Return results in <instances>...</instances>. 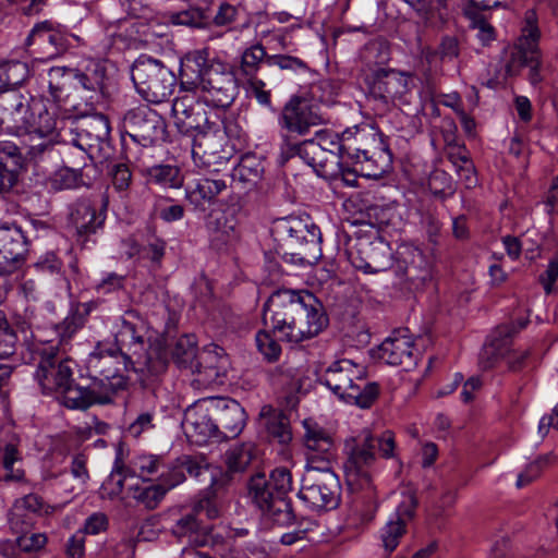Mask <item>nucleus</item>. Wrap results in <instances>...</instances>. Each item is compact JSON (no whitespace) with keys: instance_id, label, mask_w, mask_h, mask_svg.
Here are the masks:
<instances>
[{"instance_id":"nucleus-1","label":"nucleus","mask_w":558,"mask_h":558,"mask_svg":"<svg viewBox=\"0 0 558 558\" xmlns=\"http://www.w3.org/2000/svg\"><path fill=\"white\" fill-rule=\"evenodd\" d=\"M180 78L185 90L198 93L204 102L215 108L230 107L238 95L233 65L209 59L207 49L194 50L183 58Z\"/></svg>"},{"instance_id":"nucleus-2","label":"nucleus","mask_w":558,"mask_h":558,"mask_svg":"<svg viewBox=\"0 0 558 558\" xmlns=\"http://www.w3.org/2000/svg\"><path fill=\"white\" fill-rule=\"evenodd\" d=\"M58 120L41 98L25 96L14 88L0 92V131L44 137L53 133Z\"/></svg>"},{"instance_id":"nucleus-3","label":"nucleus","mask_w":558,"mask_h":558,"mask_svg":"<svg viewBox=\"0 0 558 558\" xmlns=\"http://www.w3.org/2000/svg\"><path fill=\"white\" fill-rule=\"evenodd\" d=\"M88 368L96 377L93 381L101 386L102 391L109 392L113 401L114 396L128 386V378L124 371L132 368L145 376H157L166 371L167 361L163 357L153 359L151 353L144 361L132 360L126 352H119L116 348L105 349L98 344L95 351L89 354Z\"/></svg>"},{"instance_id":"nucleus-4","label":"nucleus","mask_w":558,"mask_h":558,"mask_svg":"<svg viewBox=\"0 0 558 558\" xmlns=\"http://www.w3.org/2000/svg\"><path fill=\"white\" fill-rule=\"evenodd\" d=\"M376 447L384 458H392L396 447L393 433L386 430L378 438H374L368 430H364L345 440L347 459L343 470L348 487L360 489L371 486Z\"/></svg>"},{"instance_id":"nucleus-5","label":"nucleus","mask_w":558,"mask_h":558,"mask_svg":"<svg viewBox=\"0 0 558 558\" xmlns=\"http://www.w3.org/2000/svg\"><path fill=\"white\" fill-rule=\"evenodd\" d=\"M366 369L349 359L332 362L324 372L322 383L348 403L367 409L379 395L376 383L366 381Z\"/></svg>"},{"instance_id":"nucleus-6","label":"nucleus","mask_w":558,"mask_h":558,"mask_svg":"<svg viewBox=\"0 0 558 558\" xmlns=\"http://www.w3.org/2000/svg\"><path fill=\"white\" fill-rule=\"evenodd\" d=\"M272 232L290 250L291 255L302 263L312 264L320 257V231L307 219L284 217L277 219Z\"/></svg>"},{"instance_id":"nucleus-7","label":"nucleus","mask_w":558,"mask_h":558,"mask_svg":"<svg viewBox=\"0 0 558 558\" xmlns=\"http://www.w3.org/2000/svg\"><path fill=\"white\" fill-rule=\"evenodd\" d=\"M340 483L330 465L306 466L299 498L312 510H331L340 501Z\"/></svg>"},{"instance_id":"nucleus-8","label":"nucleus","mask_w":558,"mask_h":558,"mask_svg":"<svg viewBox=\"0 0 558 558\" xmlns=\"http://www.w3.org/2000/svg\"><path fill=\"white\" fill-rule=\"evenodd\" d=\"M137 93L147 101L160 104L173 93L175 75L161 62L150 58H140L131 71Z\"/></svg>"},{"instance_id":"nucleus-9","label":"nucleus","mask_w":558,"mask_h":558,"mask_svg":"<svg viewBox=\"0 0 558 558\" xmlns=\"http://www.w3.org/2000/svg\"><path fill=\"white\" fill-rule=\"evenodd\" d=\"M539 29L536 13L526 11L524 24L518 44L511 48L509 59L506 62V73L517 75L523 66H529V80L533 85L541 82L538 72L541 54L538 50Z\"/></svg>"},{"instance_id":"nucleus-10","label":"nucleus","mask_w":558,"mask_h":558,"mask_svg":"<svg viewBox=\"0 0 558 558\" xmlns=\"http://www.w3.org/2000/svg\"><path fill=\"white\" fill-rule=\"evenodd\" d=\"M304 292L281 289L275 291L264 305L263 322L266 328L282 341L289 338Z\"/></svg>"},{"instance_id":"nucleus-11","label":"nucleus","mask_w":558,"mask_h":558,"mask_svg":"<svg viewBox=\"0 0 558 558\" xmlns=\"http://www.w3.org/2000/svg\"><path fill=\"white\" fill-rule=\"evenodd\" d=\"M40 361L36 371V379L45 392H59L70 381H73V365L71 359L63 357L58 344L48 342L41 349H36Z\"/></svg>"},{"instance_id":"nucleus-12","label":"nucleus","mask_w":558,"mask_h":558,"mask_svg":"<svg viewBox=\"0 0 558 558\" xmlns=\"http://www.w3.org/2000/svg\"><path fill=\"white\" fill-rule=\"evenodd\" d=\"M320 113L310 99L294 95L282 107L278 117L280 129L287 134L305 136L312 129L326 123Z\"/></svg>"},{"instance_id":"nucleus-13","label":"nucleus","mask_w":558,"mask_h":558,"mask_svg":"<svg viewBox=\"0 0 558 558\" xmlns=\"http://www.w3.org/2000/svg\"><path fill=\"white\" fill-rule=\"evenodd\" d=\"M513 324H504L495 329L489 344L484 348L481 363L484 368H490L498 359H502L511 372H519L527 366L530 352L527 350H510L511 339L518 332Z\"/></svg>"},{"instance_id":"nucleus-14","label":"nucleus","mask_w":558,"mask_h":558,"mask_svg":"<svg viewBox=\"0 0 558 558\" xmlns=\"http://www.w3.org/2000/svg\"><path fill=\"white\" fill-rule=\"evenodd\" d=\"M226 143V133L217 124L196 133L195 140L192 142V157L195 165L218 171V167L227 165L230 158L229 153L225 149Z\"/></svg>"},{"instance_id":"nucleus-15","label":"nucleus","mask_w":558,"mask_h":558,"mask_svg":"<svg viewBox=\"0 0 558 558\" xmlns=\"http://www.w3.org/2000/svg\"><path fill=\"white\" fill-rule=\"evenodd\" d=\"M413 87L412 73L379 68L374 72L371 89L386 102L403 106L411 102Z\"/></svg>"},{"instance_id":"nucleus-16","label":"nucleus","mask_w":558,"mask_h":558,"mask_svg":"<svg viewBox=\"0 0 558 558\" xmlns=\"http://www.w3.org/2000/svg\"><path fill=\"white\" fill-rule=\"evenodd\" d=\"M417 499L415 494L410 489L403 490L396 512L379 531L381 547L387 555L396 550L401 539L407 534L408 525L415 515Z\"/></svg>"},{"instance_id":"nucleus-17","label":"nucleus","mask_w":558,"mask_h":558,"mask_svg":"<svg viewBox=\"0 0 558 558\" xmlns=\"http://www.w3.org/2000/svg\"><path fill=\"white\" fill-rule=\"evenodd\" d=\"M144 322L136 311H128L116 323L114 340L119 352H126L132 360L144 361L151 353L153 359L160 357L157 352L149 351L144 355Z\"/></svg>"},{"instance_id":"nucleus-18","label":"nucleus","mask_w":558,"mask_h":558,"mask_svg":"<svg viewBox=\"0 0 558 558\" xmlns=\"http://www.w3.org/2000/svg\"><path fill=\"white\" fill-rule=\"evenodd\" d=\"M328 325V318L312 293L304 292L300 303L295 324L289 330L288 342L300 343L312 339L322 332Z\"/></svg>"},{"instance_id":"nucleus-19","label":"nucleus","mask_w":558,"mask_h":558,"mask_svg":"<svg viewBox=\"0 0 558 558\" xmlns=\"http://www.w3.org/2000/svg\"><path fill=\"white\" fill-rule=\"evenodd\" d=\"M348 256L352 266L365 274L381 272L392 265L391 250L381 240L360 239L348 250Z\"/></svg>"},{"instance_id":"nucleus-20","label":"nucleus","mask_w":558,"mask_h":558,"mask_svg":"<svg viewBox=\"0 0 558 558\" xmlns=\"http://www.w3.org/2000/svg\"><path fill=\"white\" fill-rule=\"evenodd\" d=\"M250 495L256 506L262 510L266 519L275 524L284 526L293 521V513L290 501L287 497L272 496L266 492V476L255 474L251 477Z\"/></svg>"},{"instance_id":"nucleus-21","label":"nucleus","mask_w":558,"mask_h":558,"mask_svg":"<svg viewBox=\"0 0 558 558\" xmlns=\"http://www.w3.org/2000/svg\"><path fill=\"white\" fill-rule=\"evenodd\" d=\"M122 128L134 142L143 146L154 144L163 134L161 117L147 106L128 111L123 118Z\"/></svg>"},{"instance_id":"nucleus-22","label":"nucleus","mask_w":558,"mask_h":558,"mask_svg":"<svg viewBox=\"0 0 558 558\" xmlns=\"http://www.w3.org/2000/svg\"><path fill=\"white\" fill-rule=\"evenodd\" d=\"M182 427L186 437L197 445H204L209 440L218 441L219 434L215 414L211 410V399L197 402L186 409Z\"/></svg>"},{"instance_id":"nucleus-23","label":"nucleus","mask_w":558,"mask_h":558,"mask_svg":"<svg viewBox=\"0 0 558 558\" xmlns=\"http://www.w3.org/2000/svg\"><path fill=\"white\" fill-rule=\"evenodd\" d=\"M302 426L304 428L302 439L305 447L306 466L330 465L335 450L331 433L312 418H305Z\"/></svg>"},{"instance_id":"nucleus-24","label":"nucleus","mask_w":558,"mask_h":558,"mask_svg":"<svg viewBox=\"0 0 558 558\" xmlns=\"http://www.w3.org/2000/svg\"><path fill=\"white\" fill-rule=\"evenodd\" d=\"M26 44L32 48V53L37 54L40 59L50 60L68 49L69 38L59 26L45 21L33 27Z\"/></svg>"},{"instance_id":"nucleus-25","label":"nucleus","mask_w":558,"mask_h":558,"mask_svg":"<svg viewBox=\"0 0 558 558\" xmlns=\"http://www.w3.org/2000/svg\"><path fill=\"white\" fill-rule=\"evenodd\" d=\"M78 84L84 90L89 93L86 101V109L80 113H88L93 110L95 104H99L107 96V65L102 60L88 59L83 61L80 66L73 71Z\"/></svg>"},{"instance_id":"nucleus-26","label":"nucleus","mask_w":558,"mask_h":558,"mask_svg":"<svg viewBox=\"0 0 558 558\" xmlns=\"http://www.w3.org/2000/svg\"><path fill=\"white\" fill-rule=\"evenodd\" d=\"M375 355L388 365L409 371L416 365L418 354L408 329L396 330L376 350Z\"/></svg>"},{"instance_id":"nucleus-27","label":"nucleus","mask_w":558,"mask_h":558,"mask_svg":"<svg viewBox=\"0 0 558 558\" xmlns=\"http://www.w3.org/2000/svg\"><path fill=\"white\" fill-rule=\"evenodd\" d=\"M229 366L228 357L222 348L210 344L204 348L197 355L192 373L194 383L201 387L220 385L227 375Z\"/></svg>"},{"instance_id":"nucleus-28","label":"nucleus","mask_w":558,"mask_h":558,"mask_svg":"<svg viewBox=\"0 0 558 558\" xmlns=\"http://www.w3.org/2000/svg\"><path fill=\"white\" fill-rule=\"evenodd\" d=\"M27 252L28 241L21 227H0V275H10L19 269Z\"/></svg>"},{"instance_id":"nucleus-29","label":"nucleus","mask_w":558,"mask_h":558,"mask_svg":"<svg viewBox=\"0 0 558 558\" xmlns=\"http://www.w3.org/2000/svg\"><path fill=\"white\" fill-rule=\"evenodd\" d=\"M21 439L11 429L0 430V480L7 483L25 482Z\"/></svg>"},{"instance_id":"nucleus-30","label":"nucleus","mask_w":558,"mask_h":558,"mask_svg":"<svg viewBox=\"0 0 558 558\" xmlns=\"http://www.w3.org/2000/svg\"><path fill=\"white\" fill-rule=\"evenodd\" d=\"M211 410L215 414L220 441L238 437L246 425L244 408L233 399H211Z\"/></svg>"},{"instance_id":"nucleus-31","label":"nucleus","mask_w":558,"mask_h":558,"mask_svg":"<svg viewBox=\"0 0 558 558\" xmlns=\"http://www.w3.org/2000/svg\"><path fill=\"white\" fill-rule=\"evenodd\" d=\"M207 481L210 482V485L193 509L199 518L205 515L209 520H215L223 512V495L230 477L221 469L216 468L207 477Z\"/></svg>"},{"instance_id":"nucleus-32","label":"nucleus","mask_w":558,"mask_h":558,"mask_svg":"<svg viewBox=\"0 0 558 558\" xmlns=\"http://www.w3.org/2000/svg\"><path fill=\"white\" fill-rule=\"evenodd\" d=\"M105 222V214L97 213L96 206L88 199H80L70 208L69 226L78 242H86Z\"/></svg>"},{"instance_id":"nucleus-33","label":"nucleus","mask_w":558,"mask_h":558,"mask_svg":"<svg viewBox=\"0 0 558 558\" xmlns=\"http://www.w3.org/2000/svg\"><path fill=\"white\" fill-rule=\"evenodd\" d=\"M216 466L208 464L203 458L185 456L179 459L167 471L160 472V485L167 488V492L185 481L186 474L202 481H207Z\"/></svg>"},{"instance_id":"nucleus-34","label":"nucleus","mask_w":558,"mask_h":558,"mask_svg":"<svg viewBox=\"0 0 558 558\" xmlns=\"http://www.w3.org/2000/svg\"><path fill=\"white\" fill-rule=\"evenodd\" d=\"M301 159L325 178H336L340 169V157L322 148L315 137L302 142Z\"/></svg>"},{"instance_id":"nucleus-35","label":"nucleus","mask_w":558,"mask_h":558,"mask_svg":"<svg viewBox=\"0 0 558 558\" xmlns=\"http://www.w3.org/2000/svg\"><path fill=\"white\" fill-rule=\"evenodd\" d=\"M59 393L62 396L63 404L70 409L85 410L94 404H109L112 402L109 392L102 391L101 386L94 381L88 387L73 385V381H70Z\"/></svg>"},{"instance_id":"nucleus-36","label":"nucleus","mask_w":558,"mask_h":558,"mask_svg":"<svg viewBox=\"0 0 558 558\" xmlns=\"http://www.w3.org/2000/svg\"><path fill=\"white\" fill-rule=\"evenodd\" d=\"M205 227L216 250H223L238 240L236 221L225 211H211L206 218Z\"/></svg>"},{"instance_id":"nucleus-37","label":"nucleus","mask_w":558,"mask_h":558,"mask_svg":"<svg viewBox=\"0 0 558 558\" xmlns=\"http://www.w3.org/2000/svg\"><path fill=\"white\" fill-rule=\"evenodd\" d=\"M227 180L218 177H202L189 183L185 189L186 199L196 208L204 209L227 190Z\"/></svg>"},{"instance_id":"nucleus-38","label":"nucleus","mask_w":558,"mask_h":558,"mask_svg":"<svg viewBox=\"0 0 558 558\" xmlns=\"http://www.w3.org/2000/svg\"><path fill=\"white\" fill-rule=\"evenodd\" d=\"M171 531L177 537H187L191 543L203 544L211 529L203 523L202 518L193 509L177 519Z\"/></svg>"},{"instance_id":"nucleus-39","label":"nucleus","mask_w":558,"mask_h":558,"mask_svg":"<svg viewBox=\"0 0 558 558\" xmlns=\"http://www.w3.org/2000/svg\"><path fill=\"white\" fill-rule=\"evenodd\" d=\"M259 416L270 438L282 445L292 440L290 421L283 413L271 407H263Z\"/></svg>"},{"instance_id":"nucleus-40","label":"nucleus","mask_w":558,"mask_h":558,"mask_svg":"<svg viewBox=\"0 0 558 558\" xmlns=\"http://www.w3.org/2000/svg\"><path fill=\"white\" fill-rule=\"evenodd\" d=\"M73 76L72 70H66L65 68H51L48 71V93L50 99L53 101V107L50 108L54 112V118L57 119L56 109L61 106V104L65 102L69 98V87L70 80Z\"/></svg>"},{"instance_id":"nucleus-41","label":"nucleus","mask_w":558,"mask_h":558,"mask_svg":"<svg viewBox=\"0 0 558 558\" xmlns=\"http://www.w3.org/2000/svg\"><path fill=\"white\" fill-rule=\"evenodd\" d=\"M354 149L356 150L355 158L357 162L362 165L361 170L364 172L365 177L377 179L388 171L391 158L386 150L378 149L369 154L367 149L360 147H355Z\"/></svg>"},{"instance_id":"nucleus-42","label":"nucleus","mask_w":558,"mask_h":558,"mask_svg":"<svg viewBox=\"0 0 558 558\" xmlns=\"http://www.w3.org/2000/svg\"><path fill=\"white\" fill-rule=\"evenodd\" d=\"M352 492H364L362 496H357L354 501L350 513V520L359 521L360 524H367L376 515L378 509V502L376 499L375 490L373 487V481L371 480V486L360 489H352Z\"/></svg>"},{"instance_id":"nucleus-43","label":"nucleus","mask_w":558,"mask_h":558,"mask_svg":"<svg viewBox=\"0 0 558 558\" xmlns=\"http://www.w3.org/2000/svg\"><path fill=\"white\" fill-rule=\"evenodd\" d=\"M258 451L253 442H242L231 447L226 452V464L228 470L222 471L231 478V473H242L257 459Z\"/></svg>"},{"instance_id":"nucleus-44","label":"nucleus","mask_w":558,"mask_h":558,"mask_svg":"<svg viewBox=\"0 0 558 558\" xmlns=\"http://www.w3.org/2000/svg\"><path fill=\"white\" fill-rule=\"evenodd\" d=\"M267 58H269V54H267L264 46L256 43L242 51L236 65L233 68L245 77L256 76L262 63L264 61L267 63Z\"/></svg>"},{"instance_id":"nucleus-45","label":"nucleus","mask_w":558,"mask_h":558,"mask_svg":"<svg viewBox=\"0 0 558 558\" xmlns=\"http://www.w3.org/2000/svg\"><path fill=\"white\" fill-rule=\"evenodd\" d=\"M198 353L196 337L194 335H184L177 340L172 350V359L179 367L192 371Z\"/></svg>"},{"instance_id":"nucleus-46","label":"nucleus","mask_w":558,"mask_h":558,"mask_svg":"<svg viewBox=\"0 0 558 558\" xmlns=\"http://www.w3.org/2000/svg\"><path fill=\"white\" fill-rule=\"evenodd\" d=\"M128 478H132L128 466L117 460L111 473L100 487L101 497L111 500L118 498L122 494L124 482Z\"/></svg>"},{"instance_id":"nucleus-47","label":"nucleus","mask_w":558,"mask_h":558,"mask_svg":"<svg viewBox=\"0 0 558 558\" xmlns=\"http://www.w3.org/2000/svg\"><path fill=\"white\" fill-rule=\"evenodd\" d=\"M110 122L109 119L104 114H94L84 121L81 129V136H85L89 140V146L105 142L110 135Z\"/></svg>"},{"instance_id":"nucleus-48","label":"nucleus","mask_w":558,"mask_h":558,"mask_svg":"<svg viewBox=\"0 0 558 558\" xmlns=\"http://www.w3.org/2000/svg\"><path fill=\"white\" fill-rule=\"evenodd\" d=\"M130 497L142 504L147 509H155L167 494V488L160 484L154 485H131Z\"/></svg>"},{"instance_id":"nucleus-49","label":"nucleus","mask_w":558,"mask_h":558,"mask_svg":"<svg viewBox=\"0 0 558 558\" xmlns=\"http://www.w3.org/2000/svg\"><path fill=\"white\" fill-rule=\"evenodd\" d=\"M165 468L160 457L154 454H141L135 457L128 466L131 477L149 480L150 476L159 473Z\"/></svg>"},{"instance_id":"nucleus-50","label":"nucleus","mask_w":558,"mask_h":558,"mask_svg":"<svg viewBox=\"0 0 558 558\" xmlns=\"http://www.w3.org/2000/svg\"><path fill=\"white\" fill-rule=\"evenodd\" d=\"M352 132L345 131L342 133V137L335 132L327 130H319L315 132V140L318 142L322 148L326 151H332L335 155L341 158L345 150L352 148V145L348 143L351 138Z\"/></svg>"},{"instance_id":"nucleus-51","label":"nucleus","mask_w":558,"mask_h":558,"mask_svg":"<svg viewBox=\"0 0 558 558\" xmlns=\"http://www.w3.org/2000/svg\"><path fill=\"white\" fill-rule=\"evenodd\" d=\"M28 65L22 61H8L0 64V88L21 85L28 77Z\"/></svg>"},{"instance_id":"nucleus-52","label":"nucleus","mask_w":558,"mask_h":558,"mask_svg":"<svg viewBox=\"0 0 558 558\" xmlns=\"http://www.w3.org/2000/svg\"><path fill=\"white\" fill-rule=\"evenodd\" d=\"M262 172V166L257 160L245 157L234 168L232 177L234 181L254 186L259 181Z\"/></svg>"},{"instance_id":"nucleus-53","label":"nucleus","mask_w":558,"mask_h":558,"mask_svg":"<svg viewBox=\"0 0 558 558\" xmlns=\"http://www.w3.org/2000/svg\"><path fill=\"white\" fill-rule=\"evenodd\" d=\"M53 510L54 508L52 506L44 502V500L35 494H28L14 502L15 517H21L22 511H27L33 517L49 515Z\"/></svg>"},{"instance_id":"nucleus-54","label":"nucleus","mask_w":558,"mask_h":558,"mask_svg":"<svg viewBox=\"0 0 558 558\" xmlns=\"http://www.w3.org/2000/svg\"><path fill=\"white\" fill-rule=\"evenodd\" d=\"M49 184L54 191L76 189L83 184L82 173L78 169L63 167L50 177Z\"/></svg>"},{"instance_id":"nucleus-55","label":"nucleus","mask_w":558,"mask_h":558,"mask_svg":"<svg viewBox=\"0 0 558 558\" xmlns=\"http://www.w3.org/2000/svg\"><path fill=\"white\" fill-rule=\"evenodd\" d=\"M266 488L272 496L287 497L292 488L291 472L286 466L276 468L266 478Z\"/></svg>"},{"instance_id":"nucleus-56","label":"nucleus","mask_w":558,"mask_h":558,"mask_svg":"<svg viewBox=\"0 0 558 558\" xmlns=\"http://www.w3.org/2000/svg\"><path fill=\"white\" fill-rule=\"evenodd\" d=\"M274 336L269 328L259 330L255 336L256 347L268 362L277 361L281 354V345Z\"/></svg>"},{"instance_id":"nucleus-57","label":"nucleus","mask_w":558,"mask_h":558,"mask_svg":"<svg viewBox=\"0 0 558 558\" xmlns=\"http://www.w3.org/2000/svg\"><path fill=\"white\" fill-rule=\"evenodd\" d=\"M215 123L208 121L206 113L202 110H197L194 114L189 116L187 119L182 117L179 119L175 125L177 130L187 136L192 137V142L195 140V134L201 133L207 126H213Z\"/></svg>"},{"instance_id":"nucleus-58","label":"nucleus","mask_w":558,"mask_h":558,"mask_svg":"<svg viewBox=\"0 0 558 558\" xmlns=\"http://www.w3.org/2000/svg\"><path fill=\"white\" fill-rule=\"evenodd\" d=\"M449 159L456 168L459 179L464 183L465 187H473L476 182V173L472 161L466 155L449 154Z\"/></svg>"},{"instance_id":"nucleus-59","label":"nucleus","mask_w":558,"mask_h":558,"mask_svg":"<svg viewBox=\"0 0 558 558\" xmlns=\"http://www.w3.org/2000/svg\"><path fill=\"white\" fill-rule=\"evenodd\" d=\"M149 179L166 187H177L181 184L179 169L170 165L155 166L149 169Z\"/></svg>"},{"instance_id":"nucleus-60","label":"nucleus","mask_w":558,"mask_h":558,"mask_svg":"<svg viewBox=\"0 0 558 558\" xmlns=\"http://www.w3.org/2000/svg\"><path fill=\"white\" fill-rule=\"evenodd\" d=\"M412 7L425 21H429L435 14L444 19L442 10L447 7V0H403Z\"/></svg>"},{"instance_id":"nucleus-61","label":"nucleus","mask_w":558,"mask_h":558,"mask_svg":"<svg viewBox=\"0 0 558 558\" xmlns=\"http://www.w3.org/2000/svg\"><path fill=\"white\" fill-rule=\"evenodd\" d=\"M156 420L157 416L154 409L145 410L137 414L135 420L129 425L126 433L134 438H138L156 427Z\"/></svg>"},{"instance_id":"nucleus-62","label":"nucleus","mask_w":558,"mask_h":558,"mask_svg":"<svg viewBox=\"0 0 558 558\" xmlns=\"http://www.w3.org/2000/svg\"><path fill=\"white\" fill-rule=\"evenodd\" d=\"M362 58L367 64H386L390 60V49L385 41H372L362 52Z\"/></svg>"},{"instance_id":"nucleus-63","label":"nucleus","mask_w":558,"mask_h":558,"mask_svg":"<svg viewBox=\"0 0 558 558\" xmlns=\"http://www.w3.org/2000/svg\"><path fill=\"white\" fill-rule=\"evenodd\" d=\"M247 94L254 97L257 102L264 107L271 108V92L267 89L266 83L256 77H247Z\"/></svg>"},{"instance_id":"nucleus-64","label":"nucleus","mask_w":558,"mask_h":558,"mask_svg":"<svg viewBox=\"0 0 558 558\" xmlns=\"http://www.w3.org/2000/svg\"><path fill=\"white\" fill-rule=\"evenodd\" d=\"M405 275L412 282L415 280L425 281L429 277L427 263L425 262L424 256L418 248L413 250V259L407 267Z\"/></svg>"}]
</instances>
